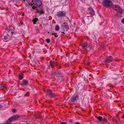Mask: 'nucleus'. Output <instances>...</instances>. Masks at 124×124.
I'll return each instance as SVG.
<instances>
[{"mask_svg": "<svg viewBox=\"0 0 124 124\" xmlns=\"http://www.w3.org/2000/svg\"><path fill=\"white\" fill-rule=\"evenodd\" d=\"M102 4L103 6L107 8H111L113 4L112 2L110 0H103Z\"/></svg>", "mask_w": 124, "mask_h": 124, "instance_id": "nucleus-1", "label": "nucleus"}, {"mask_svg": "<svg viewBox=\"0 0 124 124\" xmlns=\"http://www.w3.org/2000/svg\"><path fill=\"white\" fill-rule=\"evenodd\" d=\"M114 9L118 12L122 14L123 10L118 5H115L113 6Z\"/></svg>", "mask_w": 124, "mask_h": 124, "instance_id": "nucleus-2", "label": "nucleus"}, {"mask_svg": "<svg viewBox=\"0 0 124 124\" xmlns=\"http://www.w3.org/2000/svg\"><path fill=\"white\" fill-rule=\"evenodd\" d=\"M47 95L51 98H53L56 96V95L53 93L52 91L50 89H48L47 91Z\"/></svg>", "mask_w": 124, "mask_h": 124, "instance_id": "nucleus-3", "label": "nucleus"}, {"mask_svg": "<svg viewBox=\"0 0 124 124\" xmlns=\"http://www.w3.org/2000/svg\"><path fill=\"white\" fill-rule=\"evenodd\" d=\"M66 14V13L64 11H60L58 12L56 15L59 17L64 16Z\"/></svg>", "mask_w": 124, "mask_h": 124, "instance_id": "nucleus-4", "label": "nucleus"}, {"mask_svg": "<svg viewBox=\"0 0 124 124\" xmlns=\"http://www.w3.org/2000/svg\"><path fill=\"white\" fill-rule=\"evenodd\" d=\"M79 98V96L78 95H76L75 96H73L71 98L69 102H74L77 101Z\"/></svg>", "mask_w": 124, "mask_h": 124, "instance_id": "nucleus-5", "label": "nucleus"}, {"mask_svg": "<svg viewBox=\"0 0 124 124\" xmlns=\"http://www.w3.org/2000/svg\"><path fill=\"white\" fill-rule=\"evenodd\" d=\"M113 59V58L112 56H110L107 57L106 59H105L104 63L105 64H108L111 62Z\"/></svg>", "mask_w": 124, "mask_h": 124, "instance_id": "nucleus-6", "label": "nucleus"}, {"mask_svg": "<svg viewBox=\"0 0 124 124\" xmlns=\"http://www.w3.org/2000/svg\"><path fill=\"white\" fill-rule=\"evenodd\" d=\"M62 26L64 29H66V31H67L69 29L68 25V23H64Z\"/></svg>", "mask_w": 124, "mask_h": 124, "instance_id": "nucleus-7", "label": "nucleus"}, {"mask_svg": "<svg viewBox=\"0 0 124 124\" xmlns=\"http://www.w3.org/2000/svg\"><path fill=\"white\" fill-rule=\"evenodd\" d=\"M50 65L52 68L54 67V66L56 65V64L54 61L50 62Z\"/></svg>", "mask_w": 124, "mask_h": 124, "instance_id": "nucleus-8", "label": "nucleus"}, {"mask_svg": "<svg viewBox=\"0 0 124 124\" xmlns=\"http://www.w3.org/2000/svg\"><path fill=\"white\" fill-rule=\"evenodd\" d=\"M82 47L83 49H86L87 47V44L86 43H85L82 45Z\"/></svg>", "mask_w": 124, "mask_h": 124, "instance_id": "nucleus-9", "label": "nucleus"}, {"mask_svg": "<svg viewBox=\"0 0 124 124\" xmlns=\"http://www.w3.org/2000/svg\"><path fill=\"white\" fill-rule=\"evenodd\" d=\"M41 4V2L40 1H37L36 2L37 5L38 7H40Z\"/></svg>", "mask_w": 124, "mask_h": 124, "instance_id": "nucleus-10", "label": "nucleus"}, {"mask_svg": "<svg viewBox=\"0 0 124 124\" xmlns=\"http://www.w3.org/2000/svg\"><path fill=\"white\" fill-rule=\"evenodd\" d=\"M28 83V81H27L24 80L23 81V84L24 85H27Z\"/></svg>", "mask_w": 124, "mask_h": 124, "instance_id": "nucleus-11", "label": "nucleus"}, {"mask_svg": "<svg viewBox=\"0 0 124 124\" xmlns=\"http://www.w3.org/2000/svg\"><path fill=\"white\" fill-rule=\"evenodd\" d=\"M14 117L13 116H12L11 117L9 118L7 121V122H8V121H11L12 120H14Z\"/></svg>", "mask_w": 124, "mask_h": 124, "instance_id": "nucleus-12", "label": "nucleus"}, {"mask_svg": "<svg viewBox=\"0 0 124 124\" xmlns=\"http://www.w3.org/2000/svg\"><path fill=\"white\" fill-rule=\"evenodd\" d=\"M18 76L19 78L21 79H22L23 78V75L21 73L19 74Z\"/></svg>", "mask_w": 124, "mask_h": 124, "instance_id": "nucleus-13", "label": "nucleus"}, {"mask_svg": "<svg viewBox=\"0 0 124 124\" xmlns=\"http://www.w3.org/2000/svg\"><path fill=\"white\" fill-rule=\"evenodd\" d=\"M90 13L92 15H93L94 14V12L93 9L90 10Z\"/></svg>", "mask_w": 124, "mask_h": 124, "instance_id": "nucleus-14", "label": "nucleus"}, {"mask_svg": "<svg viewBox=\"0 0 124 124\" xmlns=\"http://www.w3.org/2000/svg\"><path fill=\"white\" fill-rule=\"evenodd\" d=\"M62 74L61 72H58L56 74V77H60L61 76Z\"/></svg>", "mask_w": 124, "mask_h": 124, "instance_id": "nucleus-15", "label": "nucleus"}, {"mask_svg": "<svg viewBox=\"0 0 124 124\" xmlns=\"http://www.w3.org/2000/svg\"><path fill=\"white\" fill-rule=\"evenodd\" d=\"M38 20V19L37 18H35L33 20V22L34 24H36V22Z\"/></svg>", "mask_w": 124, "mask_h": 124, "instance_id": "nucleus-16", "label": "nucleus"}, {"mask_svg": "<svg viewBox=\"0 0 124 124\" xmlns=\"http://www.w3.org/2000/svg\"><path fill=\"white\" fill-rule=\"evenodd\" d=\"M97 119L99 121H102L103 118L100 116H99L97 117Z\"/></svg>", "mask_w": 124, "mask_h": 124, "instance_id": "nucleus-17", "label": "nucleus"}, {"mask_svg": "<svg viewBox=\"0 0 124 124\" xmlns=\"http://www.w3.org/2000/svg\"><path fill=\"white\" fill-rule=\"evenodd\" d=\"M59 29V27L58 25H56L55 27V29L56 31H58Z\"/></svg>", "mask_w": 124, "mask_h": 124, "instance_id": "nucleus-18", "label": "nucleus"}, {"mask_svg": "<svg viewBox=\"0 0 124 124\" xmlns=\"http://www.w3.org/2000/svg\"><path fill=\"white\" fill-rule=\"evenodd\" d=\"M13 117H14V120L17 119L19 117V116H13Z\"/></svg>", "mask_w": 124, "mask_h": 124, "instance_id": "nucleus-19", "label": "nucleus"}, {"mask_svg": "<svg viewBox=\"0 0 124 124\" xmlns=\"http://www.w3.org/2000/svg\"><path fill=\"white\" fill-rule=\"evenodd\" d=\"M44 13L42 9L39 10V13L40 14H43Z\"/></svg>", "mask_w": 124, "mask_h": 124, "instance_id": "nucleus-20", "label": "nucleus"}, {"mask_svg": "<svg viewBox=\"0 0 124 124\" xmlns=\"http://www.w3.org/2000/svg\"><path fill=\"white\" fill-rule=\"evenodd\" d=\"M46 42L48 43H49L50 42V39H47L46 40Z\"/></svg>", "mask_w": 124, "mask_h": 124, "instance_id": "nucleus-21", "label": "nucleus"}, {"mask_svg": "<svg viewBox=\"0 0 124 124\" xmlns=\"http://www.w3.org/2000/svg\"><path fill=\"white\" fill-rule=\"evenodd\" d=\"M10 31H11V33H12V34H11V35H13V34H14V30L12 29H10Z\"/></svg>", "mask_w": 124, "mask_h": 124, "instance_id": "nucleus-22", "label": "nucleus"}, {"mask_svg": "<svg viewBox=\"0 0 124 124\" xmlns=\"http://www.w3.org/2000/svg\"><path fill=\"white\" fill-rule=\"evenodd\" d=\"M29 92H27V93L25 94L24 95V96H28L29 95Z\"/></svg>", "mask_w": 124, "mask_h": 124, "instance_id": "nucleus-23", "label": "nucleus"}, {"mask_svg": "<svg viewBox=\"0 0 124 124\" xmlns=\"http://www.w3.org/2000/svg\"><path fill=\"white\" fill-rule=\"evenodd\" d=\"M102 121L106 122L107 121V119H106L105 118H103Z\"/></svg>", "mask_w": 124, "mask_h": 124, "instance_id": "nucleus-24", "label": "nucleus"}, {"mask_svg": "<svg viewBox=\"0 0 124 124\" xmlns=\"http://www.w3.org/2000/svg\"><path fill=\"white\" fill-rule=\"evenodd\" d=\"M4 39L5 40H7L8 39V37L7 36H5L4 37Z\"/></svg>", "mask_w": 124, "mask_h": 124, "instance_id": "nucleus-25", "label": "nucleus"}, {"mask_svg": "<svg viewBox=\"0 0 124 124\" xmlns=\"http://www.w3.org/2000/svg\"><path fill=\"white\" fill-rule=\"evenodd\" d=\"M61 124H67L65 122H62Z\"/></svg>", "mask_w": 124, "mask_h": 124, "instance_id": "nucleus-26", "label": "nucleus"}, {"mask_svg": "<svg viewBox=\"0 0 124 124\" xmlns=\"http://www.w3.org/2000/svg\"><path fill=\"white\" fill-rule=\"evenodd\" d=\"M37 7L34 6H33L32 7V8L33 9H35Z\"/></svg>", "mask_w": 124, "mask_h": 124, "instance_id": "nucleus-27", "label": "nucleus"}, {"mask_svg": "<svg viewBox=\"0 0 124 124\" xmlns=\"http://www.w3.org/2000/svg\"><path fill=\"white\" fill-rule=\"evenodd\" d=\"M16 110L15 109H13V112L14 113L15 112H16Z\"/></svg>", "mask_w": 124, "mask_h": 124, "instance_id": "nucleus-28", "label": "nucleus"}, {"mask_svg": "<svg viewBox=\"0 0 124 124\" xmlns=\"http://www.w3.org/2000/svg\"><path fill=\"white\" fill-rule=\"evenodd\" d=\"M36 10H37V12L39 13V10H38V9H36Z\"/></svg>", "mask_w": 124, "mask_h": 124, "instance_id": "nucleus-29", "label": "nucleus"}, {"mask_svg": "<svg viewBox=\"0 0 124 124\" xmlns=\"http://www.w3.org/2000/svg\"><path fill=\"white\" fill-rule=\"evenodd\" d=\"M122 22L123 23H124V18L122 20Z\"/></svg>", "mask_w": 124, "mask_h": 124, "instance_id": "nucleus-30", "label": "nucleus"}, {"mask_svg": "<svg viewBox=\"0 0 124 124\" xmlns=\"http://www.w3.org/2000/svg\"><path fill=\"white\" fill-rule=\"evenodd\" d=\"M6 124H11L10 123H9L8 122H7V121L6 122Z\"/></svg>", "mask_w": 124, "mask_h": 124, "instance_id": "nucleus-31", "label": "nucleus"}, {"mask_svg": "<svg viewBox=\"0 0 124 124\" xmlns=\"http://www.w3.org/2000/svg\"><path fill=\"white\" fill-rule=\"evenodd\" d=\"M54 34H57V33H53L52 34V35H54Z\"/></svg>", "mask_w": 124, "mask_h": 124, "instance_id": "nucleus-32", "label": "nucleus"}, {"mask_svg": "<svg viewBox=\"0 0 124 124\" xmlns=\"http://www.w3.org/2000/svg\"><path fill=\"white\" fill-rule=\"evenodd\" d=\"M75 124H79V123L78 122H76L75 123Z\"/></svg>", "mask_w": 124, "mask_h": 124, "instance_id": "nucleus-33", "label": "nucleus"}, {"mask_svg": "<svg viewBox=\"0 0 124 124\" xmlns=\"http://www.w3.org/2000/svg\"><path fill=\"white\" fill-rule=\"evenodd\" d=\"M54 36L56 37H58V36L57 35H55Z\"/></svg>", "mask_w": 124, "mask_h": 124, "instance_id": "nucleus-34", "label": "nucleus"}, {"mask_svg": "<svg viewBox=\"0 0 124 124\" xmlns=\"http://www.w3.org/2000/svg\"><path fill=\"white\" fill-rule=\"evenodd\" d=\"M42 118V117H41V116H39V118Z\"/></svg>", "mask_w": 124, "mask_h": 124, "instance_id": "nucleus-35", "label": "nucleus"}, {"mask_svg": "<svg viewBox=\"0 0 124 124\" xmlns=\"http://www.w3.org/2000/svg\"><path fill=\"white\" fill-rule=\"evenodd\" d=\"M123 117L124 118V116H123Z\"/></svg>", "mask_w": 124, "mask_h": 124, "instance_id": "nucleus-36", "label": "nucleus"}, {"mask_svg": "<svg viewBox=\"0 0 124 124\" xmlns=\"http://www.w3.org/2000/svg\"><path fill=\"white\" fill-rule=\"evenodd\" d=\"M24 1H25V0H24Z\"/></svg>", "mask_w": 124, "mask_h": 124, "instance_id": "nucleus-37", "label": "nucleus"}]
</instances>
